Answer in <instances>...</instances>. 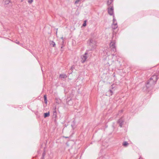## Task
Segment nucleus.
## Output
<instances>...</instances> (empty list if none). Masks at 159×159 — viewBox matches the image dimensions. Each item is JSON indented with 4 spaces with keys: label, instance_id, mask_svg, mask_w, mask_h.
Instances as JSON below:
<instances>
[{
    "label": "nucleus",
    "instance_id": "obj_1",
    "mask_svg": "<svg viewBox=\"0 0 159 159\" xmlns=\"http://www.w3.org/2000/svg\"><path fill=\"white\" fill-rule=\"evenodd\" d=\"M157 76L156 75H153L148 80L146 84V86L147 88L154 85L157 81Z\"/></svg>",
    "mask_w": 159,
    "mask_h": 159
},
{
    "label": "nucleus",
    "instance_id": "obj_2",
    "mask_svg": "<svg viewBox=\"0 0 159 159\" xmlns=\"http://www.w3.org/2000/svg\"><path fill=\"white\" fill-rule=\"evenodd\" d=\"M88 43L89 44V46L91 48V50H94L96 47L97 43L94 39L91 38L89 40L88 42Z\"/></svg>",
    "mask_w": 159,
    "mask_h": 159
},
{
    "label": "nucleus",
    "instance_id": "obj_3",
    "mask_svg": "<svg viewBox=\"0 0 159 159\" xmlns=\"http://www.w3.org/2000/svg\"><path fill=\"white\" fill-rule=\"evenodd\" d=\"M116 41L115 40L113 39V37L112 39L111 42L110 44V47L111 50L114 52L116 51Z\"/></svg>",
    "mask_w": 159,
    "mask_h": 159
},
{
    "label": "nucleus",
    "instance_id": "obj_4",
    "mask_svg": "<svg viewBox=\"0 0 159 159\" xmlns=\"http://www.w3.org/2000/svg\"><path fill=\"white\" fill-rule=\"evenodd\" d=\"M108 14L111 16L114 15V8L113 6H111V7H109L108 8Z\"/></svg>",
    "mask_w": 159,
    "mask_h": 159
},
{
    "label": "nucleus",
    "instance_id": "obj_5",
    "mask_svg": "<svg viewBox=\"0 0 159 159\" xmlns=\"http://www.w3.org/2000/svg\"><path fill=\"white\" fill-rule=\"evenodd\" d=\"M87 54V52H85L84 55L81 56V58L82 59L81 61L82 63H84L87 59V57L86 56Z\"/></svg>",
    "mask_w": 159,
    "mask_h": 159
},
{
    "label": "nucleus",
    "instance_id": "obj_6",
    "mask_svg": "<svg viewBox=\"0 0 159 159\" xmlns=\"http://www.w3.org/2000/svg\"><path fill=\"white\" fill-rule=\"evenodd\" d=\"M124 122V120L122 118L119 119L118 121H117V122L119 124L120 126V127H122V126Z\"/></svg>",
    "mask_w": 159,
    "mask_h": 159
},
{
    "label": "nucleus",
    "instance_id": "obj_7",
    "mask_svg": "<svg viewBox=\"0 0 159 159\" xmlns=\"http://www.w3.org/2000/svg\"><path fill=\"white\" fill-rule=\"evenodd\" d=\"M114 0H108L107 2V5L109 7H111V6H113V2Z\"/></svg>",
    "mask_w": 159,
    "mask_h": 159
},
{
    "label": "nucleus",
    "instance_id": "obj_8",
    "mask_svg": "<svg viewBox=\"0 0 159 159\" xmlns=\"http://www.w3.org/2000/svg\"><path fill=\"white\" fill-rule=\"evenodd\" d=\"M111 27L112 28L115 30L118 27V25L117 23H113Z\"/></svg>",
    "mask_w": 159,
    "mask_h": 159
},
{
    "label": "nucleus",
    "instance_id": "obj_9",
    "mask_svg": "<svg viewBox=\"0 0 159 159\" xmlns=\"http://www.w3.org/2000/svg\"><path fill=\"white\" fill-rule=\"evenodd\" d=\"M66 77H67L66 75L65 74H61L59 76V78H60L64 79V78H66Z\"/></svg>",
    "mask_w": 159,
    "mask_h": 159
},
{
    "label": "nucleus",
    "instance_id": "obj_10",
    "mask_svg": "<svg viewBox=\"0 0 159 159\" xmlns=\"http://www.w3.org/2000/svg\"><path fill=\"white\" fill-rule=\"evenodd\" d=\"M50 116L49 112L45 113L44 114V117L46 118L47 117L49 116Z\"/></svg>",
    "mask_w": 159,
    "mask_h": 159
},
{
    "label": "nucleus",
    "instance_id": "obj_11",
    "mask_svg": "<svg viewBox=\"0 0 159 159\" xmlns=\"http://www.w3.org/2000/svg\"><path fill=\"white\" fill-rule=\"evenodd\" d=\"M107 93H109V96H110L112 95L113 92L111 89H109Z\"/></svg>",
    "mask_w": 159,
    "mask_h": 159
},
{
    "label": "nucleus",
    "instance_id": "obj_12",
    "mask_svg": "<svg viewBox=\"0 0 159 159\" xmlns=\"http://www.w3.org/2000/svg\"><path fill=\"white\" fill-rule=\"evenodd\" d=\"M50 45L52 46L53 47H55L56 45L55 42L53 41H51L50 43Z\"/></svg>",
    "mask_w": 159,
    "mask_h": 159
},
{
    "label": "nucleus",
    "instance_id": "obj_13",
    "mask_svg": "<svg viewBox=\"0 0 159 159\" xmlns=\"http://www.w3.org/2000/svg\"><path fill=\"white\" fill-rule=\"evenodd\" d=\"M44 102L46 104H47V97H46V95H44Z\"/></svg>",
    "mask_w": 159,
    "mask_h": 159
},
{
    "label": "nucleus",
    "instance_id": "obj_14",
    "mask_svg": "<svg viewBox=\"0 0 159 159\" xmlns=\"http://www.w3.org/2000/svg\"><path fill=\"white\" fill-rule=\"evenodd\" d=\"M129 143H128V142L126 141L124 142L123 143V145L124 146H127L128 145Z\"/></svg>",
    "mask_w": 159,
    "mask_h": 159
},
{
    "label": "nucleus",
    "instance_id": "obj_15",
    "mask_svg": "<svg viewBox=\"0 0 159 159\" xmlns=\"http://www.w3.org/2000/svg\"><path fill=\"white\" fill-rule=\"evenodd\" d=\"M57 112H56V111L55 109L54 110V111H53V115L54 116H56Z\"/></svg>",
    "mask_w": 159,
    "mask_h": 159
},
{
    "label": "nucleus",
    "instance_id": "obj_16",
    "mask_svg": "<svg viewBox=\"0 0 159 159\" xmlns=\"http://www.w3.org/2000/svg\"><path fill=\"white\" fill-rule=\"evenodd\" d=\"M33 2V0H28V2L29 4L32 3Z\"/></svg>",
    "mask_w": 159,
    "mask_h": 159
},
{
    "label": "nucleus",
    "instance_id": "obj_17",
    "mask_svg": "<svg viewBox=\"0 0 159 159\" xmlns=\"http://www.w3.org/2000/svg\"><path fill=\"white\" fill-rule=\"evenodd\" d=\"M61 39H62V42H61V44L62 45H63L64 43V38L63 37H62L61 38Z\"/></svg>",
    "mask_w": 159,
    "mask_h": 159
},
{
    "label": "nucleus",
    "instance_id": "obj_18",
    "mask_svg": "<svg viewBox=\"0 0 159 159\" xmlns=\"http://www.w3.org/2000/svg\"><path fill=\"white\" fill-rule=\"evenodd\" d=\"M113 23H116V20L114 18V16L113 15Z\"/></svg>",
    "mask_w": 159,
    "mask_h": 159
},
{
    "label": "nucleus",
    "instance_id": "obj_19",
    "mask_svg": "<svg viewBox=\"0 0 159 159\" xmlns=\"http://www.w3.org/2000/svg\"><path fill=\"white\" fill-rule=\"evenodd\" d=\"M86 20H85L84 21V23H83V26H86Z\"/></svg>",
    "mask_w": 159,
    "mask_h": 159
},
{
    "label": "nucleus",
    "instance_id": "obj_20",
    "mask_svg": "<svg viewBox=\"0 0 159 159\" xmlns=\"http://www.w3.org/2000/svg\"><path fill=\"white\" fill-rule=\"evenodd\" d=\"M80 0H76L75 2V4H78L80 2Z\"/></svg>",
    "mask_w": 159,
    "mask_h": 159
},
{
    "label": "nucleus",
    "instance_id": "obj_21",
    "mask_svg": "<svg viewBox=\"0 0 159 159\" xmlns=\"http://www.w3.org/2000/svg\"><path fill=\"white\" fill-rule=\"evenodd\" d=\"M6 3L8 4L10 2L9 0H7L5 1Z\"/></svg>",
    "mask_w": 159,
    "mask_h": 159
},
{
    "label": "nucleus",
    "instance_id": "obj_22",
    "mask_svg": "<svg viewBox=\"0 0 159 159\" xmlns=\"http://www.w3.org/2000/svg\"><path fill=\"white\" fill-rule=\"evenodd\" d=\"M122 112V110H120L119 111L118 114L119 115Z\"/></svg>",
    "mask_w": 159,
    "mask_h": 159
},
{
    "label": "nucleus",
    "instance_id": "obj_23",
    "mask_svg": "<svg viewBox=\"0 0 159 159\" xmlns=\"http://www.w3.org/2000/svg\"><path fill=\"white\" fill-rule=\"evenodd\" d=\"M16 43L18 44H19V42H16Z\"/></svg>",
    "mask_w": 159,
    "mask_h": 159
},
{
    "label": "nucleus",
    "instance_id": "obj_24",
    "mask_svg": "<svg viewBox=\"0 0 159 159\" xmlns=\"http://www.w3.org/2000/svg\"><path fill=\"white\" fill-rule=\"evenodd\" d=\"M63 47V45H62L61 47V48H62Z\"/></svg>",
    "mask_w": 159,
    "mask_h": 159
},
{
    "label": "nucleus",
    "instance_id": "obj_25",
    "mask_svg": "<svg viewBox=\"0 0 159 159\" xmlns=\"http://www.w3.org/2000/svg\"><path fill=\"white\" fill-rule=\"evenodd\" d=\"M114 33H113V37H114Z\"/></svg>",
    "mask_w": 159,
    "mask_h": 159
},
{
    "label": "nucleus",
    "instance_id": "obj_26",
    "mask_svg": "<svg viewBox=\"0 0 159 159\" xmlns=\"http://www.w3.org/2000/svg\"><path fill=\"white\" fill-rule=\"evenodd\" d=\"M80 1H84V0H80Z\"/></svg>",
    "mask_w": 159,
    "mask_h": 159
},
{
    "label": "nucleus",
    "instance_id": "obj_27",
    "mask_svg": "<svg viewBox=\"0 0 159 159\" xmlns=\"http://www.w3.org/2000/svg\"><path fill=\"white\" fill-rule=\"evenodd\" d=\"M111 86L112 87L111 88L112 89H113L112 85H111Z\"/></svg>",
    "mask_w": 159,
    "mask_h": 159
},
{
    "label": "nucleus",
    "instance_id": "obj_28",
    "mask_svg": "<svg viewBox=\"0 0 159 159\" xmlns=\"http://www.w3.org/2000/svg\"><path fill=\"white\" fill-rule=\"evenodd\" d=\"M65 138H68V137H65Z\"/></svg>",
    "mask_w": 159,
    "mask_h": 159
},
{
    "label": "nucleus",
    "instance_id": "obj_29",
    "mask_svg": "<svg viewBox=\"0 0 159 159\" xmlns=\"http://www.w3.org/2000/svg\"><path fill=\"white\" fill-rule=\"evenodd\" d=\"M44 156V155H43V157H44V156Z\"/></svg>",
    "mask_w": 159,
    "mask_h": 159
}]
</instances>
